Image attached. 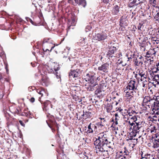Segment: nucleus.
I'll list each match as a JSON object with an SVG mask.
<instances>
[{
    "label": "nucleus",
    "mask_w": 159,
    "mask_h": 159,
    "mask_svg": "<svg viewBox=\"0 0 159 159\" xmlns=\"http://www.w3.org/2000/svg\"><path fill=\"white\" fill-rule=\"evenodd\" d=\"M94 144L95 146V150L97 153H101L106 158L112 155L114 153L113 148L109 146V148L106 150L107 145L110 142L108 140V137L106 133L102 132L99 134L98 139L95 138Z\"/></svg>",
    "instance_id": "obj_1"
},
{
    "label": "nucleus",
    "mask_w": 159,
    "mask_h": 159,
    "mask_svg": "<svg viewBox=\"0 0 159 159\" xmlns=\"http://www.w3.org/2000/svg\"><path fill=\"white\" fill-rule=\"evenodd\" d=\"M159 102H158L157 98H152L149 96H145L143 100V104H145L146 106L151 107L152 111V113L159 109Z\"/></svg>",
    "instance_id": "obj_2"
},
{
    "label": "nucleus",
    "mask_w": 159,
    "mask_h": 159,
    "mask_svg": "<svg viewBox=\"0 0 159 159\" xmlns=\"http://www.w3.org/2000/svg\"><path fill=\"white\" fill-rule=\"evenodd\" d=\"M53 41L51 39H44L43 44V49L44 52L51 51L55 46L54 45Z\"/></svg>",
    "instance_id": "obj_3"
},
{
    "label": "nucleus",
    "mask_w": 159,
    "mask_h": 159,
    "mask_svg": "<svg viewBox=\"0 0 159 159\" xmlns=\"http://www.w3.org/2000/svg\"><path fill=\"white\" fill-rule=\"evenodd\" d=\"M136 73L135 74V77L138 82L139 80L143 82H147L146 79L148 78L149 80H150L148 74H145V72L143 70H139L136 72Z\"/></svg>",
    "instance_id": "obj_4"
},
{
    "label": "nucleus",
    "mask_w": 159,
    "mask_h": 159,
    "mask_svg": "<svg viewBox=\"0 0 159 159\" xmlns=\"http://www.w3.org/2000/svg\"><path fill=\"white\" fill-rule=\"evenodd\" d=\"M78 67H80V65L77 63L73 66L72 68L74 69H71L69 75L70 77H77L81 73V71Z\"/></svg>",
    "instance_id": "obj_5"
},
{
    "label": "nucleus",
    "mask_w": 159,
    "mask_h": 159,
    "mask_svg": "<svg viewBox=\"0 0 159 159\" xmlns=\"http://www.w3.org/2000/svg\"><path fill=\"white\" fill-rule=\"evenodd\" d=\"M135 123L131 129L133 133H134V136H136L137 133H141L142 132H143L144 131L143 127L142 126L141 122H138Z\"/></svg>",
    "instance_id": "obj_6"
},
{
    "label": "nucleus",
    "mask_w": 159,
    "mask_h": 159,
    "mask_svg": "<svg viewBox=\"0 0 159 159\" xmlns=\"http://www.w3.org/2000/svg\"><path fill=\"white\" fill-rule=\"evenodd\" d=\"M106 101L108 102L105 106L106 111L108 113L111 112L113 110V102L111 101V98L110 95H108L107 96Z\"/></svg>",
    "instance_id": "obj_7"
},
{
    "label": "nucleus",
    "mask_w": 159,
    "mask_h": 159,
    "mask_svg": "<svg viewBox=\"0 0 159 159\" xmlns=\"http://www.w3.org/2000/svg\"><path fill=\"white\" fill-rule=\"evenodd\" d=\"M130 80V81L128 83L126 89H128L134 91L138 90L137 89L138 84L135 81V80H134L133 78H131Z\"/></svg>",
    "instance_id": "obj_8"
},
{
    "label": "nucleus",
    "mask_w": 159,
    "mask_h": 159,
    "mask_svg": "<svg viewBox=\"0 0 159 159\" xmlns=\"http://www.w3.org/2000/svg\"><path fill=\"white\" fill-rule=\"evenodd\" d=\"M108 52L107 54V55L109 57H113V54L118 49L114 45V44H113V45L111 46H108Z\"/></svg>",
    "instance_id": "obj_9"
},
{
    "label": "nucleus",
    "mask_w": 159,
    "mask_h": 159,
    "mask_svg": "<svg viewBox=\"0 0 159 159\" xmlns=\"http://www.w3.org/2000/svg\"><path fill=\"white\" fill-rule=\"evenodd\" d=\"M109 65L108 63H105L98 68V70L102 74H104L105 73L108 72L109 69Z\"/></svg>",
    "instance_id": "obj_10"
},
{
    "label": "nucleus",
    "mask_w": 159,
    "mask_h": 159,
    "mask_svg": "<svg viewBox=\"0 0 159 159\" xmlns=\"http://www.w3.org/2000/svg\"><path fill=\"white\" fill-rule=\"evenodd\" d=\"M88 129L87 131L88 134L93 133L94 132L97 131V126L93 122H91L88 125Z\"/></svg>",
    "instance_id": "obj_11"
},
{
    "label": "nucleus",
    "mask_w": 159,
    "mask_h": 159,
    "mask_svg": "<svg viewBox=\"0 0 159 159\" xmlns=\"http://www.w3.org/2000/svg\"><path fill=\"white\" fill-rule=\"evenodd\" d=\"M107 37V34L106 33L102 32L96 34L95 38L96 40L101 41L105 40Z\"/></svg>",
    "instance_id": "obj_12"
},
{
    "label": "nucleus",
    "mask_w": 159,
    "mask_h": 159,
    "mask_svg": "<svg viewBox=\"0 0 159 159\" xmlns=\"http://www.w3.org/2000/svg\"><path fill=\"white\" fill-rule=\"evenodd\" d=\"M10 111L15 114L19 115L20 113V108L17 107L15 104H13L9 107Z\"/></svg>",
    "instance_id": "obj_13"
},
{
    "label": "nucleus",
    "mask_w": 159,
    "mask_h": 159,
    "mask_svg": "<svg viewBox=\"0 0 159 159\" xmlns=\"http://www.w3.org/2000/svg\"><path fill=\"white\" fill-rule=\"evenodd\" d=\"M95 74L94 73L89 72L86 75V79L88 80V83H93L95 82L96 79L95 77Z\"/></svg>",
    "instance_id": "obj_14"
},
{
    "label": "nucleus",
    "mask_w": 159,
    "mask_h": 159,
    "mask_svg": "<svg viewBox=\"0 0 159 159\" xmlns=\"http://www.w3.org/2000/svg\"><path fill=\"white\" fill-rule=\"evenodd\" d=\"M127 16H122L120 19V27L127 26L128 25V20L127 19Z\"/></svg>",
    "instance_id": "obj_15"
},
{
    "label": "nucleus",
    "mask_w": 159,
    "mask_h": 159,
    "mask_svg": "<svg viewBox=\"0 0 159 159\" xmlns=\"http://www.w3.org/2000/svg\"><path fill=\"white\" fill-rule=\"evenodd\" d=\"M127 90V89L124 91V92L126 93L125 97H126L127 99H133L134 95V93H136V91L129 89L128 91L125 92V91Z\"/></svg>",
    "instance_id": "obj_16"
},
{
    "label": "nucleus",
    "mask_w": 159,
    "mask_h": 159,
    "mask_svg": "<svg viewBox=\"0 0 159 159\" xmlns=\"http://www.w3.org/2000/svg\"><path fill=\"white\" fill-rule=\"evenodd\" d=\"M97 84L96 82L88 83L85 85V87L88 91H93L95 90L94 87Z\"/></svg>",
    "instance_id": "obj_17"
},
{
    "label": "nucleus",
    "mask_w": 159,
    "mask_h": 159,
    "mask_svg": "<svg viewBox=\"0 0 159 159\" xmlns=\"http://www.w3.org/2000/svg\"><path fill=\"white\" fill-rule=\"evenodd\" d=\"M156 51L150 48L147 52L146 57H152V58L154 57H156Z\"/></svg>",
    "instance_id": "obj_18"
},
{
    "label": "nucleus",
    "mask_w": 159,
    "mask_h": 159,
    "mask_svg": "<svg viewBox=\"0 0 159 159\" xmlns=\"http://www.w3.org/2000/svg\"><path fill=\"white\" fill-rule=\"evenodd\" d=\"M40 84L43 86H47L49 84V80L46 76H43L39 81Z\"/></svg>",
    "instance_id": "obj_19"
},
{
    "label": "nucleus",
    "mask_w": 159,
    "mask_h": 159,
    "mask_svg": "<svg viewBox=\"0 0 159 159\" xmlns=\"http://www.w3.org/2000/svg\"><path fill=\"white\" fill-rule=\"evenodd\" d=\"M26 19L28 22H30L32 25H39L41 22V19L40 18L38 17L37 21H33L29 17H26Z\"/></svg>",
    "instance_id": "obj_20"
},
{
    "label": "nucleus",
    "mask_w": 159,
    "mask_h": 159,
    "mask_svg": "<svg viewBox=\"0 0 159 159\" xmlns=\"http://www.w3.org/2000/svg\"><path fill=\"white\" fill-rule=\"evenodd\" d=\"M57 152L58 153L59 155H57V158L59 157H61V159H68L66 155L64 154L63 150L60 149H57L56 150Z\"/></svg>",
    "instance_id": "obj_21"
},
{
    "label": "nucleus",
    "mask_w": 159,
    "mask_h": 159,
    "mask_svg": "<svg viewBox=\"0 0 159 159\" xmlns=\"http://www.w3.org/2000/svg\"><path fill=\"white\" fill-rule=\"evenodd\" d=\"M101 121L100 122H98L95 123L96 125L99 129L101 130L103 129L105 127V125L103 122H102V120H103V122L105 121V120L104 118H100Z\"/></svg>",
    "instance_id": "obj_22"
},
{
    "label": "nucleus",
    "mask_w": 159,
    "mask_h": 159,
    "mask_svg": "<svg viewBox=\"0 0 159 159\" xmlns=\"http://www.w3.org/2000/svg\"><path fill=\"white\" fill-rule=\"evenodd\" d=\"M43 109L44 111H47L48 109V107L49 106L52 108V105L51 104V102L49 100H47L45 101L43 104Z\"/></svg>",
    "instance_id": "obj_23"
},
{
    "label": "nucleus",
    "mask_w": 159,
    "mask_h": 159,
    "mask_svg": "<svg viewBox=\"0 0 159 159\" xmlns=\"http://www.w3.org/2000/svg\"><path fill=\"white\" fill-rule=\"evenodd\" d=\"M132 1L128 4V7H133L135 6H138L140 4L141 2L140 0H130Z\"/></svg>",
    "instance_id": "obj_24"
},
{
    "label": "nucleus",
    "mask_w": 159,
    "mask_h": 159,
    "mask_svg": "<svg viewBox=\"0 0 159 159\" xmlns=\"http://www.w3.org/2000/svg\"><path fill=\"white\" fill-rule=\"evenodd\" d=\"M144 38L140 43L139 42V46L140 47V50L145 51L146 50V46L147 42L146 41V39Z\"/></svg>",
    "instance_id": "obj_25"
},
{
    "label": "nucleus",
    "mask_w": 159,
    "mask_h": 159,
    "mask_svg": "<svg viewBox=\"0 0 159 159\" xmlns=\"http://www.w3.org/2000/svg\"><path fill=\"white\" fill-rule=\"evenodd\" d=\"M20 113L19 114V115L30 117L31 114L30 112L28 110V109H25L22 112L21 111V110L20 109Z\"/></svg>",
    "instance_id": "obj_26"
},
{
    "label": "nucleus",
    "mask_w": 159,
    "mask_h": 159,
    "mask_svg": "<svg viewBox=\"0 0 159 159\" xmlns=\"http://www.w3.org/2000/svg\"><path fill=\"white\" fill-rule=\"evenodd\" d=\"M133 61L134 66H141L143 64L141 57L134 58L133 60Z\"/></svg>",
    "instance_id": "obj_27"
},
{
    "label": "nucleus",
    "mask_w": 159,
    "mask_h": 159,
    "mask_svg": "<svg viewBox=\"0 0 159 159\" xmlns=\"http://www.w3.org/2000/svg\"><path fill=\"white\" fill-rule=\"evenodd\" d=\"M75 2L79 6L81 5L84 7H85L87 5L86 0H74Z\"/></svg>",
    "instance_id": "obj_28"
},
{
    "label": "nucleus",
    "mask_w": 159,
    "mask_h": 159,
    "mask_svg": "<svg viewBox=\"0 0 159 159\" xmlns=\"http://www.w3.org/2000/svg\"><path fill=\"white\" fill-rule=\"evenodd\" d=\"M36 91L39 94L41 95V96L39 97V99H40L44 94L46 93L45 89L43 88L36 89Z\"/></svg>",
    "instance_id": "obj_29"
},
{
    "label": "nucleus",
    "mask_w": 159,
    "mask_h": 159,
    "mask_svg": "<svg viewBox=\"0 0 159 159\" xmlns=\"http://www.w3.org/2000/svg\"><path fill=\"white\" fill-rule=\"evenodd\" d=\"M56 64H53L51 66V69L50 72H54V71L56 72L59 70L60 68Z\"/></svg>",
    "instance_id": "obj_30"
},
{
    "label": "nucleus",
    "mask_w": 159,
    "mask_h": 159,
    "mask_svg": "<svg viewBox=\"0 0 159 159\" xmlns=\"http://www.w3.org/2000/svg\"><path fill=\"white\" fill-rule=\"evenodd\" d=\"M120 7L117 5H116L113 7L112 14L114 15H117L119 11Z\"/></svg>",
    "instance_id": "obj_31"
},
{
    "label": "nucleus",
    "mask_w": 159,
    "mask_h": 159,
    "mask_svg": "<svg viewBox=\"0 0 159 159\" xmlns=\"http://www.w3.org/2000/svg\"><path fill=\"white\" fill-rule=\"evenodd\" d=\"M152 73H150L151 75H153V73L159 72V63H157L156 65L154 66V67L152 69Z\"/></svg>",
    "instance_id": "obj_32"
},
{
    "label": "nucleus",
    "mask_w": 159,
    "mask_h": 159,
    "mask_svg": "<svg viewBox=\"0 0 159 159\" xmlns=\"http://www.w3.org/2000/svg\"><path fill=\"white\" fill-rule=\"evenodd\" d=\"M120 117L117 113H116L112 118L111 121L115 122V124L118 123V121L119 120Z\"/></svg>",
    "instance_id": "obj_33"
},
{
    "label": "nucleus",
    "mask_w": 159,
    "mask_h": 159,
    "mask_svg": "<svg viewBox=\"0 0 159 159\" xmlns=\"http://www.w3.org/2000/svg\"><path fill=\"white\" fill-rule=\"evenodd\" d=\"M141 159H155L154 156L152 154H146L143 157L142 156V158Z\"/></svg>",
    "instance_id": "obj_34"
},
{
    "label": "nucleus",
    "mask_w": 159,
    "mask_h": 159,
    "mask_svg": "<svg viewBox=\"0 0 159 159\" xmlns=\"http://www.w3.org/2000/svg\"><path fill=\"white\" fill-rule=\"evenodd\" d=\"M95 93L99 98L102 97V94L101 88L100 87L98 88L95 91Z\"/></svg>",
    "instance_id": "obj_35"
},
{
    "label": "nucleus",
    "mask_w": 159,
    "mask_h": 159,
    "mask_svg": "<svg viewBox=\"0 0 159 159\" xmlns=\"http://www.w3.org/2000/svg\"><path fill=\"white\" fill-rule=\"evenodd\" d=\"M119 152L120 154H121V155H120L121 156H122L123 154L129 155V154L128 151L127 150V148L125 147L122 149L121 151H120Z\"/></svg>",
    "instance_id": "obj_36"
},
{
    "label": "nucleus",
    "mask_w": 159,
    "mask_h": 159,
    "mask_svg": "<svg viewBox=\"0 0 159 159\" xmlns=\"http://www.w3.org/2000/svg\"><path fill=\"white\" fill-rule=\"evenodd\" d=\"M151 79L153 81H156L157 84H159V75H152Z\"/></svg>",
    "instance_id": "obj_37"
},
{
    "label": "nucleus",
    "mask_w": 159,
    "mask_h": 159,
    "mask_svg": "<svg viewBox=\"0 0 159 159\" xmlns=\"http://www.w3.org/2000/svg\"><path fill=\"white\" fill-rule=\"evenodd\" d=\"M92 114L91 113V112L89 111H86L85 113V116L84 118V119L86 120L87 119L91 118L92 117V115H91Z\"/></svg>",
    "instance_id": "obj_38"
},
{
    "label": "nucleus",
    "mask_w": 159,
    "mask_h": 159,
    "mask_svg": "<svg viewBox=\"0 0 159 159\" xmlns=\"http://www.w3.org/2000/svg\"><path fill=\"white\" fill-rule=\"evenodd\" d=\"M118 124V123L116 124L115 122H113L112 124L111 128V129L113 131H116V133H117V132L116 131V130H118V127L117 126V125Z\"/></svg>",
    "instance_id": "obj_39"
},
{
    "label": "nucleus",
    "mask_w": 159,
    "mask_h": 159,
    "mask_svg": "<svg viewBox=\"0 0 159 159\" xmlns=\"http://www.w3.org/2000/svg\"><path fill=\"white\" fill-rule=\"evenodd\" d=\"M129 115L130 116H132L133 115H134L135 114H136L137 113L135 112V110L132 109V108L129 107L128 110Z\"/></svg>",
    "instance_id": "obj_40"
},
{
    "label": "nucleus",
    "mask_w": 159,
    "mask_h": 159,
    "mask_svg": "<svg viewBox=\"0 0 159 159\" xmlns=\"http://www.w3.org/2000/svg\"><path fill=\"white\" fill-rule=\"evenodd\" d=\"M152 41H153L154 44H157L159 43V37H153L151 39Z\"/></svg>",
    "instance_id": "obj_41"
},
{
    "label": "nucleus",
    "mask_w": 159,
    "mask_h": 159,
    "mask_svg": "<svg viewBox=\"0 0 159 159\" xmlns=\"http://www.w3.org/2000/svg\"><path fill=\"white\" fill-rule=\"evenodd\" d=\"M0 57L3 60L6 59V54L4 52L2 49H0Z\"/></svg>",
    "instance_id": "obj_42"
},
{
    "label": "nucleus",
    "mask_w": 159,
    "mask_h": 159,
    "mask_svg": "<svg viewBox=\"0 0 159 159\" xmlns=\"http://www.w3.org/2000/svg\"><path fill=\"white\" fill-rule=\"evenodd\" d=\"M79 44L82 47H83L86 45L85 39H81L79 42Z\"/></svg>",
    "instance_id": "obj_43"
},
{
    "label": "nucleus",
    "mask_w": 159,
    "mask_h": 159,
    "mask_svg": "<svg viewBox=\"0 0 159 159\" xmlns=\"http://www.w3.org/2000/svg\"><path fill=\"white\" fill-rule=\"evenodd\" d=\"M123 116H127L129 115L128 112V110L125 109L123 110L120 113Z\"/></svg>",
    "instance_id": "obj_44"
},
{
    "label": "nucleus",
    "mask_w": 159,
    "mask_h": 159,
    "mask_svg": "<svg viewBox=\"0 0 159 159\" xmlns=\"http://www.w3.org/2000/svg\"><path fill=\"white\" fill-rule=\"evenodd\" d=\"M145 105V104H143V103H142V106H143V110L146 111L148 112L149 110L152 109L151 107H147L145 106L144 105Z\"/></svg>",
    "instance_id": "obj_45"
},
{
    "label": "nucleus",
    "mask_w": 159,
    "mask_h": 159,
    "mask_svg": "<svg viewBox=\"0 0 159 159\" xmlns=\"http://www.w3.org/2000/svg\"><path fill=\"white\" fill-rule=\"evenodd\" d=\"M125 59L126 60V63L125 64V65L127 64H129L130 63V62L132 61V58L130 57H129L128 56V55H127L126 57H125Z\"/></svg>",
    "instance_id": "obj_46"
},
{
    "label": "nucleus",
    "mask_w": 159,
    "mask_h": 159,
    "mask_svg": "<svg viewBox=\"0 0 159 159\" xmlns=\"http://www.w3.org/2000/svg\"><path fill=\"white\" fill-rule=\"evenodd\" d=\"M101 102L98 101H96L95 102V105L96 107H97L98 109H100L101 107Z\"/></svg>",
    "instance_id": "obj_47"
},
{
    "label": "nucleus",
    "mask_w": 159,
    "mask_h": 159,
    "mask_svg": "<svg viewBox=\"0 0 159 159\" xmlns=\"http://www.w3.org/2000/svg\"><path fill=\"white\" fill-rule=\"evenodd\" d=\"M52 124L53 126H55L57 128V133H60L59 131V127L55 121L52 122Z\"/></svg>",
    "instance_id": "obj_48"
},
{
    "label": "nucleus",
    "mask_w": 159,
    "mask_h": 159,
    "mask_svg": "<svg viewBox=\"0 0 159 159\" xmlns=\"http://www.w3.org/2000/svg\"><path fill=\"white\" fill-rule=\"evenodd\" d=\"M149 3L153 7H155L156 5L157 1L156 0H149Z\"/></svg>",
    "instance_id": "obj_49"
},
{
    "label": "nucleus",
    "mask_w": 159,
    "mask_h": 159,
    "mask_svg": "<svg viewBox=\"0 0 159 159\" xmlns=\"http://www.w3.org/2000/svg\"><path fill=\"white\" fill-rule=\"evenodd\" d=\"M154 18L155 21L159 23V12H158L156 14H155L154 16Z\"/></svg>",
    "instance_id": "obj_50"
},
{
    "label": "nucleus",
    "mask_w": 159,
    "mask_h": 159,
    "mask_svg": "<svg viewBox=\"0 0 159 159\" xmlns=\"http://www.w3.org/2000/svg\"><path fill=\"white\" fill-rule=\"evenodd\" d=\"M158 147H159V142L154 140V141L153 143L152 147L154 148H157Z\"/></svg>",
    "instance_id": "obj_51"
},
{
    "label": "nucleus",
    "mask_w": 159,
    "mask_h": 159,
    "mask_svg": "<svg viewBox=\"0 0 159 159\" xmlns=\"http://www.w3.org/2000/svg\"><path fill=\"white\" fill-rule=\"evenodd\" d=\"M3 61L4 62V65H5V68L7 72H8V64L7 61L6 60V59H5L3 60Z\"/></svg>",
    "instance_id": "obj_52"
},
{
    "label": "nucleus",
    "mask_w": 159,
    "mask_h": 159,
    "mask_svg": "<svg viewBox=\"0 0 159 159\" xmlns=\"http://www.w3.org/2000/svg\"><path fill=\"white\" fill-rule=\"evenodd\" d=\"M100 86L102 88H103L104 87H106L107 85L106 81H105L103 80H102L100 82Z\"/></svg>",
    "instance_id": "obj_53"
},
{
    "label": "nucleus",
    "mask_w": 159,
    "mask_h": 159,
    "mask_svg": "<svg viewBox=\"0 0 159 159\" xmlns=\"http://www.w3.org/2000/svg\"><path fill=\"white\" fill-rule=\"evenodd\" d=\"M61 135L62 136V135L60 133H57V134L55 135V137L56 139L58 140H60L61 139V138L60 135Z\"/></svg>",
    "instance_id": "obj_54"
},
{
    "label": "nucleus",
    "mask_w": 159,
    "mask_h": 159,
    "mask_svg": "<svg viewBox=\"0 0 159 159\" xmlns=\"http://www.w3.org/2000/svg\"><path fill=\"white\" fill-rule=\"evenodd\" d=\"M128 122L129 124V127L130 129H131L133 127L134 125L135 124V123H136V122H131L130 121H129Z\"/></svg>",
    "instance_id": "obj_55"
},
{
    "label": "nucleus",
    "mask_w": 159,
    "mask_h": 159,
    "mask_svg": "<svg viewBox=\"0 0 159 159\" xmlns=\"http://www.w3.org/2000/svg\"><path fill=\"white\" fill-rule=\"evenodd\" d=\"M4 88L0 90V99H2L4 95Z\"/></svg>",
    "instance_id": "obj_56"
},
{
    "label": "nucleus",
    "mask_w": 159,
    "mask_h": 159,
    "mask_svg": "<svg viewBox=\"0 0 159 159\" xmlns=\"http://www.w3.org/2000/svg\"><path fill=\"white\" fill-rule=\"evenodd\" d=\"M143 138L141 137V135H140L138 138V139H138V143H142L143 142Z\"/></svg>",
    "instance_id": "obj_57"
},
{
    "label": "nucleus",
    "mask_w": 159,
    "mask_h": 159,
    "mask_svg": "<svg viewBox=\"0 0 159 159\" xmlns=\"http://www.w3.org/2000/svg\"><path fill=\"white\" fill-rule=\"evenodd\" d=\"M130 119L132 120H133L134 122H137V118L136 116H135V115H134V116L132 117Z\"/></svg>",
    "instance_id": "obj_58"
},
{
    "label": "nucleus",
    "mask_w": 159,
    "mask_h": 159,
    "mask_svg": "<svg viewBox=\"0 0 159 159\" xmlns=\"http://www.w3.org/2000/svg\"><path fill=\"white\" fill-rule=\"evenodd\" d=\"M36 89L35 87L34 86H30L28 88V90L30 92H31L33 90H34Z\"/></svg>",
    "instance_id": "obj_59"
},
{
    "label": "nucleus",
    "mask_w": 159,
    "mask_h": 159,
    "mask_svg": "<svg viewBox=\"0 0 159 159\" xmlns=\"http://www.w3.org/2000/svg\"><path fill=\"white\" fill-rule=\"evenodd\" d=\"M143 25V24L141 23H139L138 26V30H142L143 29H142V26Z\"/></svg>",
    "instance_id": "obj_60"
},
{
    "label": "nucleus",
    "mask_w": 159,
    "mask_h": 159,
    "mask_svg": "<svg viewBox=\"0 0 159 159\" xmlns=\"http://www.w3.org/2000/svg\"><path fill=\"white\" fill-rule=\"evenodd\" d=\"M48 125L52 129V131L53 132H54L56 131V130L53 128V127H55V126H53L52 123V125H49L48 124Z\"/></svg>",
    "instance_id": "obj_61"
},
{
    "label": "nucleus",
    "mask_w": 159,
    "mask_h": 159,
    "mask_svg": "<svg viewBox=\"0 0 159 159\" xmlns=\"http://www.w3.org/2000/svg\"><path fill=\"white\" fill-rule=\"evenodd\" d=\"M155 137L154 140L159 142V134L157 135H156Z\"/></svg>",
    "instance_id": "obj_62"
},
{
    "label": "nucleus",
    "mask_w": 159,
    "mask_h": 159,
    "mask_svg": "<svg viewBox=\"0 0 159 159\" xmlns=\"http://www.w3.org/2000/svg\"><path fill=\"white\" fill-rule=\"evenodd\" d=\"M29 100L31 103H33L35 101V98L34 97H31Z\"/></svg>",
    "instance_id": "obj_63"
},
{
    "label": "nucleus",
    "mask_w": 159,
    "mask_h": 159,
    "mask_svg": "<svg viewBox=\"0 0 159 159\" xmlns=\"http://www.w3.org/2000/svg\"><path fill=\"white\" fill-rule=\"evenodd\" d=\"M75 101H77V102H80L81 101V99L78 97H75Z\"/></svg>",
    "instance_id": "obj_64"
}]
</instances>
